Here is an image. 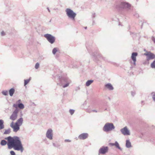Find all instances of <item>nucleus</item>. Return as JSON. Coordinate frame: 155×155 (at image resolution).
Here are the masks:
<instances>
[{"mask_svg": "<svg viewBox=\"0 0 155 155\" xmlns=\"http://www.w3.org/2000/svg\"><path fill=\"white\" fill-rule=\"evenodd\" d=\"M122 133L124 135H129L130 133L129 130L126 127L121 130Z\"/></svg>", "mask_w": 155, "mask_h": 155, "instance_id": "1a4fd4ad", "label": "nucleus"}, {"mask_svg": "<svg viewBox=\"0 0 155 155\" xmlns=\"http://www.w3.org/2000/svg\"><path fill=\"white\" fill-rule=\"evenodd\" d=\"M107 147H102L99 150V153L104 154L107 152Z\"/></svg>", "mask_w": 155, "mask_h": 155, "instance_id": "9d476101", "label": "nucleus"}, {"mask_svg": "<svg viewBox=\"0 0 155 155\" xmlns=\"http://www.w3.org/2000/svg\"><path fill=\"white\" fill-rule=\"evenodd\" d=\"M152 98L154 101H155V93L153 94Z\"/></svg>", "mask_w": 155, "mask_h": 155, "instance_id": "7c9ffc66", "label": "nucleus"}, {"mask_svg": "<svg viewBox=\"0 0 155 155\" xmlns=\"http://www.w3.org/2000/svg\"><path fill=\"white\" fill-rule=\"evenodd\" d=\"M137 53L136 52H133L132 53L131 56V58L133 61L134 64L136 65V57L137 55Z\"/></svg>", "mask_w": 155, "mask_h": 155, "instance_id": "9b49d317", "label": "nucleus"}, {"mask_svg": "<svg viewBox=\"0 0 155 155\" xmlns=\"http://www.w3.org/2000/svg\"><path fill=\"white\" fill-rule=\"evenodd\" d=\"M88 136L87 133H83L80 135L78 137L80 139L84 140L86 139Z\"/></svg>", "mask_w": 155, "mask_h": 155, "instance_id": "ddd939ff", "label": "nucleus"}, {"mask_svg": "<svg viewBox=\"0 0 155 155\" xmlns=\"http://www.w3.org/2000/svg\"><path fill=\"white\" fill-rule=\"evenodd\" d=\"M21 101V100H18L17 102H16V104H14L13 105V107H15L16 108H18V105H17V104L19 103Z\"/></svg>", "mask_w": 155, "mask_h": 155, "instance_id": "6ab92c4d", "label": "nucleus"}, {"mask_svg": "<svg viewBox=\"0 0 155 155\" xmlns=\"http://www.w3.org/2000/svg\"><path fill=\"white\" fill-rule=\"evenodd\" d=\"M18 110L16 109L13 113L12 114L10 117V119L12 120H15L17 118L18 116Z\"/></svg>", "mask_w": 155, "mask_h": 155, "instance_id": "6e6552de", "label": "nucleus"}, {"mask_svg": "<svg viewBox=\"0 0 155 155\" xmlns=\"http://www.w3.org/2000/svg\"><path fill=\"white\" fill-rule=\"evenodd\" d=\"M93 82V80L88 81L86 83V84L87 86H89Z\"/></svg>", "mask_w": 155, "mask_h": 155, "instance_id": "a211bd4d", "label": "nucleus"}, {"mask_svg": "<svg viewBox=\"0 0 155 155\" xmlns=\"http://www.w3.org/2000/svg\"><path fill=\"white\" fill-rule=\"evenodd\" d=\"M4 128L3 121L2 120H0V129H2Z\"/></svg>", "mask_w": 155, "mask_h": 155, "instance_id": "f3484780", "label": "nucleus"}, {"mask_svg": "<svg viewBox=\"0 0 155 155\" xmlns=\"http://www.w3.org/2000/svg\"><path fill=\"white\" fill-rule=\"evenodd\" d=\"M66 141H67V140H66ZM67 141H68V142H70V140H67Z\"/></svg>", "mask_w": 155, "mask_h": 155, "instance_id": "c9c22d12", "label": "nucleus"}, {"mask_svg": "<svg viewBox=\"0 0 155 155\" xmlns=\"http://www.w3.org/2000/svg\"><path fill=\"white\" fill-rule=\"evenodd\" d=\"M30 79H28L25 80H24L25 83H24V85L25 86L26 85L28 84L30 81Z\"/></svg>", "mask_w": 155, "mask_h": 155, "instance_id": "5701e85b", "label": "nucleus"}, {"mask_svg": "<svg viewBox=\"0 0 155 155\" xmlns=\"http://www.w3.org/2000/svg\"><path fill=\"white\" fill-rule=\"evenodd\" d=\"M105 87L110 90H112L113 89V87L111 84H108L105 85Z\"/></svg>", "mask_w": 155, "mask_h": 155, "instance_id": "4468645a", "label": "nucleus"}, {"mask_svg": "<svg viewBox=\"0 0 155 155\" xmlns=\"http://www.w3.org/2000/svg\"><path fill=\"white\" fill-rule=\"evenodd\" d=\"M7 142L4 140H2L1 142V145L2 146L5 145L7 144Z\"/></svg>", "mask_w": 155, "mask_h": 155, "instance_id": "412c9836", "label": "nucleus"}, {"mask_svg": "<svg viewBox=\"0 0 155 155\" xmlns=\"http://www.w3.org/2000/svg\"><path fill=\"white\" fill-rule=\"evenodd\" d=\"M2 94L5 95H7L8 94V92L7 91H3L2 92Z\"/></svg>", "mask_w": 155, "mask_h": 155, "instance_id": "393cba45", "label": "nucleus"}, {"mask_svg": "<svg viewBox=\"0 0 155 155\" xmlns=\"http://www.w3.org/2000/svg\"><path fill=\"white\" fill-rule=\"evenodd\" d=\"M131 7V5L129 3L123 2L120 3L118 8H120L130 9Z\"/></svg>", "mask_w": 155, "mask_h": 155, "instance_id": "39448f33", "label": "nucleus"}, {"mask_svg": "<svg viewBox=\"0 0 155 155\" xmlns=\"http://www.w3.org/2000/svg\"><path fill=\"white\" fill-rule=\"evenodd\" d=\"M66 12L67 15L69 18L74 20L75 18L76 15V14L75 13L69 8H67L66 10Z\"/></svg>", "mask_w": 155, "mask_h": 155, "instance_id": "7ed1b4c3", "label": "nucleus"}, {"mask_svg": "<svg viewBox=\"0 0 155 155\" xmlns=\"http://www.w3.org/2000/svg\"><path fill=\"white\" fill-rule=\"evenodd\" d=\"M114 127L113 124L107 123L104 126L103 130L106 132H107L112 130L114 129Z\"/></svg>", "mask_w": 155, "mask_h": 155, "instance_id": "20e7f679", "label": "nucleus"}, {"mask_svg": "<svg viewBox=\"0 0 155 155\" xmlns=\"http://www.w3.org/2000/svg\"><path fill=\"white\" fill-rule=\"evenodd\" d=\"M152 40L153 41V42L155 43V38H153L152 39Z\"/></svg>", "mask_w": 155, "mask_h": 155, "instance_id": "f704fd0d", "label": "nucleus"}, {"mask_svg": "<svg viewBox=\"0 0 155 155\" xmlns=\"http://www.w3.org/2000/svg\"><path fill=\"white\" fill-rule=\"evenodd\" d=\"M144 55L147 56V60L148 61L153 59L155 58V55L150 51H147Z\"/></svg>", "mask_w": 155, "mask_h": 155, "instance_id": "423d86ee", "label": "nucleus"}, {"mask_svg": "<svg viewBox=\"0 0 155 155\" xmlns=\"http://www.w3.org/2000/svg\"><path fill=\"white\" fill-rule=\"evenodd\" d=\"M5 139L7 140V145L9 149H11L13 148L15 150H20L21 152L23 151L24 148L18 137H12L9 136L5 138Z\"/></svg>", "mask_w": 155, "mask_h": 155, "instance_id": "f257e3e1", "label": "nucleus"}, {"mask_svg": "<svg viewBox=\"0 0 155 155\" xmlns=\"http://www.w3.org/2000/svg\"><path fill=\"white\" fill-rule=\"evenodd\" d=\"M1 35L2 36H3L5 35V33L4 31H2L1 32Z\"/></svg>", "mask_w": 155, "mask_h": 155, "instance_id": "473e14b6", "label": "nucleus"}, {"mask_svg": "<svg viewBox=\"0 0 155 155\" xmlns=\"http://www.w3.org/2000/svg\"><path fill=\"white\" fill-rule=\"evenodd\" d=\"M44 36L51 44L53 43L54 42L55 40V38L51 35L47 34L45 35Z\"/></svg>", "mask_w": 155, "mask_h": 155, "instance_id": "0eeeda50", "label": "nucleus"}, {"mask_svg": "<svg viewBox=\"0 0 155 155\" xmlns=\"http://www.w3.org/2000/svg\"><path fill=\"white\" fill-rule=\"evenodd\" d=\"M10 130H6L4 132V134H9L10 133Z\"/></svg>", "mask_w": 155, "mask_h": 155, "instance_id": "bb28decb", "label": "nucleus"}, {"mask_svg": "<svg viewBox=\"0 0 155 155\" xmlns=\"http://www.w3.org/2000/svg\"><path fill=\"white\" fill-rule=\"evenodd\" d=\"M110 144L112 146H114L115 145V143H110Z\"/></svg>", "mask_w": 155, "mask_h": 155, "instance_id": "72a5a7b5", "label": "nucleus"}, {"mask_svg": "<svg viewBox=\"0 0 155 155\" xmlns=\"http://www.w3.org/2000/svg\"><path fill=\"white\" fill-rule=\"evenodd\" d=\"M57 51V48H54L53 50L52 53H53V54H55Z\"/></svg>", "mask_w": 155, "mask_h": 155, "instance_id": "b1692460", "label": "nucleus"}, {"mask_svg": "<svg viewBox=\"0 0 155 155\" xmlns=\"http://www.w3.org/2000/svg\"><path fill=\"white\" fill-rule=\"evenodd\" d=\"M115 146L117 148H118L119 149H120V147H119V144L117 142H116L115 143Z\"/></svg>", "mask_w": 155, "mask_h": 155, "instance_id": "a878e982", "label": "nucleus"}, {"mask_svg": "<svg viewBox=\"0 0 155 155\" xmlns=\"http://www.w3.org/2000/svg\"><path fill=\"white\" fill-rule=\"evenodd\" d=\"M39 66V64L38 63H37L35 64V68L37 69H38V68Z\"/></svg>", "mask_w": 155, "mask_h": 155, "instance_id": "cd10ccee", "label": "nucleus"}, {"mask_svg": "<svg viewBox=\"0 0 155 155\" xmlns=\"http://www.w3.org/2000/svg\"><path fill=\"white\" fill-rule=\"evenodd\" d=\"M10 153L11 155H15V153L13 151H10Z\"/></svg>", "mask_w": 155, "mask_h": 155, "instance_id": "c756f323", "label": "nucleus"}, {"mask_svg": "<svg viewBox=\"0 0 155 155\" xmlns=\"http://www.w3.org/2000/svg\"><path fill=\"white\" fill-rule=\"evenodd\" d=\"M18 107L21 109H23L24 108V105L22 103L18 104Z\"/></svg>", "mask_w": 155, "mask_h": 155, "instance_id": "aec40b11", "label": "nucleus"}, {"mask_svg": "<svg viewBox=\"0 0 155 155\" xmlns=\"http://www.w3.org/2000/svg\"><path fill=\"white\" fill-rule=\"evenodd\" d=\"M52 131L51 130L49 129L48 130L46 133L47 137L50 140H51L52 139Z\"/></svg>", "mask_w": 155, "mask_h": 155, "instance_id": "f8f14e48", "label": "nucleus"}, {"mask_svg": "<svg viewBox=\"0 0 155 155\" xmlns=\"http://www.w3.org/2000/svg\"><path fill=\"white\" fill-rule=\"evenodd\" d=\"M151 67L152 68H155V60L150 65Z\"/></svg>", "mask_w": 155, "mask_h": 155, "instance_id": "4be33fe9", "label": "nucleus"}, {"mask_svg": "<svg viewBox=\"0 0 155 155\" xmlns=\"http://www.w3.org/2000/svg\"><path fill=\"white\" fill-rule=\"evenodd\" d=\"M69 83H67V84H66L65 85L63 86V87L64 88V87H67V86H68L69 85Z\"/></svg>", "mask_w": 155, "mask_h": 155, "instance_id": "2f4dec72", "label": "nucleus"}, {"mask_svg": "<svg viewBox=\"0 0 155 155\" xmlns=\"http://www.w3.org/2000/svg\"><path fill=\"white\" fill-rule=\"evenodd\" d=\"M15 89L14 88H11L9 91V95L11 96H12L15 92Z\"/></svg>", "mask_w": 155, "mask_h": 155, "instance_id": "2eb2a0df", "label": "nucleus"}, {"mask_svg": "<svg viewBox=\"0 0 155 155\" xmlns=\"http://www.w3.org/2000/svg\"><path fill=\"white\" fill-rule=\"evenodd\" d=\"M126 147H131V143L129 140H127L126 141Z\"/></svg>", "mask_w": 155, "mask_h": 155, "instance_id": "dca6fc26", "label": "nucleus"}, {"mask_svg": "<svg viewBox=\"0 0 155 155\" xmlns=\"http://www.w3.org/2000/svg\"><path fill=\"white\" fill-rule=\"evenodd\" d=\"M74 110H69V112L71 115H72L74 113Z\"/></svg>", "mask_w": 155, "mask_h": 155, "instance_id": "c85d7f7f", "label": "nucleus"}, {"mask_svg": "<svg viewBox=\"0 0 155 155\" xmlns=\"http://www.w3.org/2000/svg\"><path fill=\"white\" fill-rule=\"evenodd\" d=\"M23 119L21 117L18 119L16 122L14 123L12 122L10 124V127L13 129L14 132H16L20 129V127L22 125Z\"/></svg>", "mask_w": 155, "mask_h": 155, "instance_id": "f03ea898", "label": "nucleus"}]
</instances>
